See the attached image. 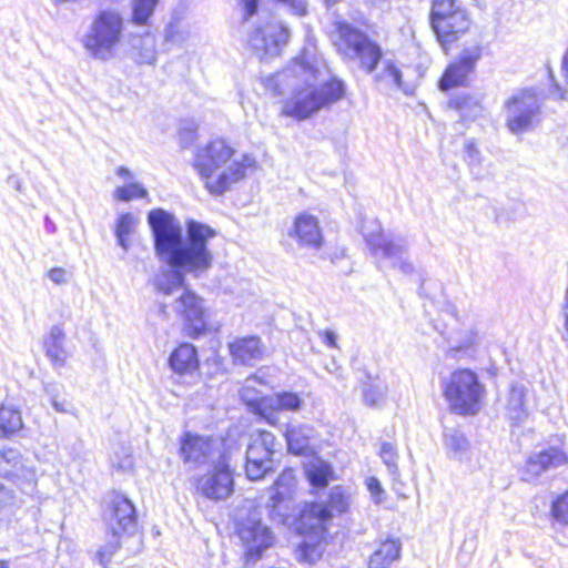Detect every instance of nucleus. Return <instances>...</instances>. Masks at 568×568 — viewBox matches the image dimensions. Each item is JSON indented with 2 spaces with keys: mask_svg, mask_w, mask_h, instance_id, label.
Listing matches in <instances>:
<instances>
[{
  "mask_svg": "<svg viewBox=\"0 0 568 568\" xmlns=\"http://www.w3.org/2000/svg\"><path fill=\"white\" fill-rule=\"evenodd\" d=\"M148 222L154 239L155 254L166 264L153 277L156 292L171 295L183 288L184 273L199 277L212 267L214 256L209 248V241L216 235L214 229L190 220L183 236L179 220L162 209L150 211Z\"/></svg>",
  "mask_w": 568,
  "mask_h": 568,
  "instance_id": "nucleus-1",
  "label": "nucleus"
},
{
  "mask_svg": "<svg viewBox=\"0 0 568 568\" xmlns=\"http://www.w3.org/2000/svg\"><path fill=\"white\" fill-rule=\"evenodd\" d=\"M267 89L284 97L281 113L304 121L323 109L341 101L346 91L344 81L335 77L322 78L316 61L306 54L295 58L282 71L266 80Z\"/></svg>",
  "mask_w": 568,
  "mask_h": 568,
  "instance_id": "nucleus-2",
  "label": "nucleus"
},
{
  "mask_svg": "<svg viewBox=\"0 0 568 568\" xmlns=\"http://www.w3.org/2000/svg\"><path fill=\"white\" fill-rule=\"evenodd\" d=\"M255 164L248 154L235 156V151L223 139L210 141L197 148L194 169L212 194H223L230 186L245 175V171Z\"/></svg>",
  "mask_w": 568,
  "mask_h": 568,
  "instance_id": "nucleus-3",
  "label": "nucleus"
},
{
  "mask_svg": "<svg viewBox=\"0 0 568 568\" xmlns=\"http://www.w3.org/2000/svg\"><path fill=\"white\" fill-rule=\"evenodd\" d=\"M440 387L452 413L459 416L479 413L486 388L474 371L457 368L442 378Z\"/></svg>",
  "mask_w": 568,
  "mask_h": 568,
  "instance_id": "nucleus-4",
  "label": "nucleus"
},
{
  "mask_svg": "<svg viewBox=\"0 0 568 568\" xmlns=\"http://www.w3.org/2000/svg\"><path fill=\"white\" fill-rule=\"evenodd\" d=\"M124 31V18L119 10H100L91 21L82 43L88 54L100 61H109L120 44Z\"/></svg>",
  "mask_w": 568,
  "mask_h": 568,
  "instance_id": "nucleus-5",
  "label": "nucleus"
},
{
  "mask_svg": "<svg viewBox=\"0 0 568 568\" xmlns=\"http://www.w3.org/2000/svg\"><path fill=\"white\" fill-rule=\"evenodd\" d=\"M362 233L379 268L392 267L404 274L414 273L415 267L408 258L407 243L404 239L385 235L379 222L374 219L363 222Z\"/></svg>",
  "mask_w": 568,
  "mask_h": 568,
  "instance_id": "nucleus-6",
  "label": "nucleus"
},
{
  "mask_svg": "<svg viewBox=\"0 0 568 568\" xmlns=\"http://www.w3.org/2000/svg\"><path fill=\"white\" fill-rule=\"evenodd\" d=\"M430 24L447 51V45L469 30L471 19L462 0H432Z\"/></svg>",
  "mask_w": 568,
  "mask_h": 568,
  "instance_id": "nucleus-7",
  "label": "nucleus"
},
{
  "mask_svg": "<svg viewBox=\"0 0 568 568\" xmlns=\"http://www.w3.org/2000/svg\"><path fill=\"white\" fill-rule=\"evenodd\" d=\"M104 519L112 530L113 537L135 528L136 517L133 504L121 494H112L109 497L103 513ZM119 548V540L114 538L108 545L100 548L97 554L99 564L103 567L110 562L111 556Z\"/></svg>",
  "mask_w": 568,
  "mask_h": 568,
  "instance_id": "nucleus-8",
  "label": "nucleus"
},
{
  "mask_svg": "<svg viewBox=\"0 0 568 568\" xmlns=\"http://www.w3.org/2000/svg\"><path fill=\"white\" fill-rule=\"evenodd\" d=\"M338 52L346 59L359 60L362 67L373 72L382 58V50L378 44L348 23L338 26V40L336 41Z\"/></svg>",
  "mask_w": 568,
  "mask_h": 568,
  "instance_id": "nucleus-9",
  "label": "nucleus"
},
{
  "mask_svg": "<svg viewBox=\"0 0 568 568\" xmlns=\"http://www.w3.org/2000/svg\"><path fill=\"white\" fill-rule=\"evenodd\" d=\"M506 125L520 135L530 132L539 122L540 101L532 89L521 90L505 101Z\"/></svg>",
  "mask_w": 568,
  "mask_h": 568,
  "instance_id": "nucleus-10",
  "label": "nucleus"
},
{
  "mask_svg": "<svg viewBox=\"0 0 568 568\" xmlns=\"http://www.w3.org/2000/svg\"><path fill=\"white\" fill-rule=\"evenodd\" d=\"M349 503L351 496L343 487H333L326 503H313L304 507L300 517V528L314 534L323 532L334 516L347 511Z\"/></svg>",
  "mask_w": 568,
  "mask_h": 568,
  "instance_id": "nucleus-11",
  "label": "nucleus"
},
{
  "mask_svg": "<svg viewBox=\"0 0 568 568\" xmlns=\"http://www.w3.org/2000/svg\"><path fill=\"white\" fill-rule=\"evenodd\" d=\"M290 31L278 21H266L258 24L248 36L247 43L261 58H273L286 45Z\"/></svg>",
  "mask_w": 568,
  "mask_h": 568,
  "instance_id": "nucleus-12",
  "label": "nucleus"
},
{
  "mask_svg": "<svg viewBox=\"0 0 568 568\" xmlns=\"http://www.w3.org/2000/svg\"><path fill=\"white\" fill-rule=\"evenodd\" d=\"M210 466L212 468L196 479V491L210 500L226 499L234 488L229 460L225 457Z\"/></svg>",
  "mask_w": 568,
  "mask_h": 568,
  "instance_id": "nucleus-13",
  "label": "nucleus"
},
{
  "mask_svg": "<svg viewBox=\"0 0 568 568\" xmlns=\"http://www.w3.org/2000/svg\"><path fill=\"white\" fill-rule=\"evenodd\" d=\"M181 457L194 467L212 465L226 456L221 453L220 443L211 437L185 433L181 440Z\"/></svg>",
  "mask_w": 568,
  "mask_h": 568,
  "instance_id": "nucleus-14",
  "label": "nucleus"
},
{
  "mask_svg": "<svg viewBox=\"0 0 568 568\" xmlns=\"http://www.w3.org/2000/svg\"><path fill=\"white\" fill-rule=\"evenodd\" d=\"M481 54L483 48L479 43L462 49L455 61L446 68L439 81V89L447 91L454 87L464 84L468 75L475 71Z\"/></svg>",
  "mask_w": 568,
  "mask_h": 568,
  "instance_id": "nucleus-15",
  "label": "nucleus"
},
{
  "mask_svg": "<svg viewBox=\"0 0 568 568\" xmlns=\"http://www.w3.org/2000/svg\"><path fill=\"white\" fill-rule=\"evenodd\" d=\"M173 308L185 321L190 337L196 338L206 331L204 301L194 292L184 288L174 301Z\"/></svg>",
  "mask_w": 568,
  "mask_h": 568,
  "instance_id": "nucleus-16",
  "label": "nucleus"
},
{
  "mask_svg": "<svg viewBox=\"0 0 568 568\" xmlns=\"http://www.w3.org/2000/svg\"><path fill=\"white\" fill-rule=\"evenodd\" d=\"M239 536L245 548L246 561H256L263 551L273 544L270 529L261 521H247L239 529Z\"/></svg>",
  "mask_w": 568,
  "mask_h": 568,
  "instance_id": "nucleus-17",
  "label": "nucleus"
},
{
  "mask_svg": "<svg viewBox=\"0 0 568 568\" xmlns=\"http://www.w3.org/2000/svg\"><path fill=\"white\" fill-rule=\"evenodd\" d=\"M568 463V455L557 447H550L529 456L524 469V479L531 481L542 473Z\"/></svg>",
  "mask_w": 568,
  "mask_h": 568,
  "instance_id": "nucleus-18",
  "label": "nucleus"
},
{
  "mask_svg": "<svg viewBox=\"0 0 568 568\" xmlns=\"http://www.w3.org/2000/svg\"><path fill=\"white\" fill-rule=\"evenodd\" d=\"M229 351L234 364L253 366L263 359L265 345L258 336L248 335L230 342Z\"/></svg>",
  "mask_w": 568,
  "mask_h": 568,
  "instance_id": "nucleus-19",
  "label": "nucleus"
},
{
  "mask_svg": "<svg viewBox=\"0 0 568 568\" xmlns=\"http://www.w3.org/2000/svg\"><path fill=\"white\" fill-rule=\"evenodd\" d=\"M288 234L302 247L317 250L323 243L318 220L308 213H302L295 217Z\"/></svg>",
  "mask_w": 568,
  "mask_h": 568,
  "instance_id": "nucleus-20",
  "label": "nucleus"
},
{
  "mask_svg": "<svg viewBox=\"0 0 568 568\" xmlns=\"http://www.w3.org/2000/svg\"><path fill=\"white\" fill-rule=\"evenodd\" d=\"M257 386H266V382L257 376L252 375L245 379V383L240 392L241 399L256 415L264 417L268 423L273 424L268 416L270 397L257 389Z\"/></svg>",
  "mask_w": 568,
  "mask_h": 568,
  "instance_id": "nucleus-21",
  "label": "nucleus"
},
{
  "mask_svg": "<svg viewBox=\"0 0 568 568\" xmlns=\"http://www.w3.org/2000/svg\"><path fill=\"white\" fill-rule=\"evenodd\" d=\"M443 445L446 455L450 460H455L460 464H467L471 460V444L460 429L445 428L443 434Z\"/></svg>",
  "mask_w": 568,
  "mask_h": 568,
  "instance_id": "nucleus-22",
  "label": "nucleus"
},
{
  "mask_svg": "<svg viewBox=\"0 0 568 568\" xmlns=\"http://www.w3.org/2000/svg\"><path fill=\"white\" fill-rule=\"evenodd\" d=\"M462 325L463 327L454 332L448 339L447 355L450 357L466 355L480 344L481 336L478 328L475 325L466 326L465 322H462Z\"/></svg>",
  "mask_w": 568,
  "mask_h": 568,
  "instance_id": "nucleus-23",
  "label": "nucleus"
},
{
  "mask_svg": "<svg viewBox=\"0 0 568 568\" xmlns=\"http://www.w3.org/2000/svg\"><path fill=\"white\" fill-rule=\"evenodd\" d=\"M65 333L60 325H53L43 341L44 352L52 365L61 368L65 365L69 351L64 346Z\"/></svg>",
  "mask_w": 568,
  "mask_h": 568,
  "instance_id": "nucleus-24",
  "label": "nucleus"
},
{
  "mask_svg": "<svg viewBox=\"0 0 568 568\" xmlns=\"http://www.w3.org/2000/svg\"><path fill=\"white\" fill-rule=\"evenodd\" d=\"M314 428L307 424H292L284 433L287 449L295 455H307L311 448V439L314 437Z\"/></svg>",
  "mask_w": 568,
  "mask_h": 568,
  "instance_id": "nucleus-25",
  "label": "nucleus"
},
{
  "mask_svg": "<svg viewBox=\"0 0 568 568\" xmlns=\"http://www.w3.org/2000/svg\"><path fill=\"white\" fill-rule=\"evenodd\" d=\"M169 364L178 374L192 373L199 366L196 348L189 343L181 344L172 352Z\"/></svg>",
  "mask_w": 568,
  "mask_h": 568,
  "instance_id": "nucleus-26",
  "label": "nucleus"
},
{
  "mask_svg": "<svg viewBox=\"0 0 568 568\" xmlns=\"http://www.w3.org/2000/svg\"><path fill=\"white\" fill-rule=\"evenodd\" d=\"M280 443L275 436L267 430H257L251 435V442L246 449L250 456H260L262 458L272 459L276 453Z\"/></svg>",
  "mask_w": 568,
  "mask_h": 568,
  "instance_id": "nucleus-27",
  "label": "nucleus"
},
{
  "mask_svg": "<svg viewBox=\"0 0 568 568\" xmlns=\"http://www.w3.org/2000/svg\"><path fill=\"white\" fill-rule=\"evenodd\" d=\"M526 388L519 384H511L506 403V416L514 424L524 422L527 417L525 407Z\"/></svg>",
  "mask_w": 568,
  "mask_h": 568,
  "instance_id": "nucleus-28",
  "label": "nucleus"
},
{
  "mask_svg": "<svg viewBox=\"0 0 568 568\" xmlns=\"http://www.w3.org/2000/svg\"><path fill=\"white\" fill-rule=\"evenodd\" d=\"M131 57L140 64H154L156 60V40L152 33H145L131 41Z\"/></svg>",
  "mask_w": 568,
  "mask_h": 568,
  "instance_id": "nucleus-29",
  "label": "nucleus"
},
{
  "mask_svg": "<svg viewBox=\"0 0 568 568\" xmlns=\"http://www.w3.org/2000/svg\"><path fill=\"white\" fill-rule=\"evenodd\" d=\"M294 486L295 483L292 471L282 473L271 488L267 506L271 507L273 511L281 508V505L291 497Z\"/></svg>",
  "mask_w": 568,
  "mask_h": 568,
  "instance_id": "nucleus-30",
  "label": "nucleus"
},
{
  "mask_svg": "<svg viewBox=\"0 0 568 568\" xmlns=\"http://www.w3.org/2000/svg\"><path fill=\"white\" fill-rule=\"evenodd\" d=\"M400 544L398 540L388 539L381 544L371 556L368 568H389L399 558Z\"/></svg>",
  "mask_w": 568,
  "mask_h": 568,
  "instance_id": "nucleus-31",
  "label": "nucleus"
},
{
  "mask_svg": "<svg viewBox=\"0 0 568 568\" xmlns=\"http://www.w3.org/2000/svg\"><path fill=\"white\" fill-rule=\"evenodd\" d=\"M8 479L16 483L21 489L32 491L37 480L36 468L30 460L20 455L19 463L12 466V474L9 475Z\"/></svg>",
  "mask_w": 568,
  "mask_h": 568,
  "instance_id": "nucleus-32",
  "label": "nucleus"
},
{
  "mask_svg": "<svg viewBox=\"0 0 568 568\" xmlns=\"http://www.w3.org/2000/svg\"><path fill=\"white\" fill-rule=\"evenodd\" d=\"M268 404V416L271 420L274 423L273 415L275 410H288V412H298L304 400L297 393L293 392H281L270 397Z\"/></svg>",
  "mask_w": 568,
  "mask_h": 568,
  "instance_id": "nucleus-33",
  "label": "nucleus"
},
{
  "mask_svg": "<svg viewBox=\"0 0 568 568\" xmlns=\"http://www.w3.org/2000/svg\"><path fill=\"white\" fill-rule=\"evenodd\" d=\"M305 473L310 484L316 488H324L333 476L332 466L323 459H314L306 465Z\"/></svg>",
  "mask_w": 568,
  "mask_h": 568,
  "instance_id": "nucleus-34",
  "label": "nucleus"
},
{
  "mask_svg": "<svg viewBox=\"0 0 568 568\" xmlns=\"http://www.w3.org/2000/svg\"><path fill=\"white\" fill-rule=\"evenodd\" d=\"M159 0H131V21L135 26H149Z\"/></svg>",
  "mask_w": 568,
  "mask_h": 568,
  "instance_id": "nucleus-35",
  "label": "nucleus"
},
{
  "mask_svg": "<svg viewBox=\"0 0 568 568\" xmlns=\"http://www.w3.org/2000/svg\"><path fill=\"white\" fill-rule=\"evenodd\" d=\"M23 426L21 414L11 406L0 407V436H9Z\"/></svg>",
  "mask_w": 568,
  "mask_h": 568,
  "instance_id": "nucleus-36",
  "label": "nucleus"
},
{
  "mask_svg": "<svg viewBox=\"0 0 568 568\" xmlns=\"http://www.w3.org/2000/svg\"><path fill=\"white\" fill-rule=\"evenodd\" d=\"M190 34L191 28L189 23L178 17H172L164 30V40L172 44L181 45L187 41Z\"/></svg>",
  "mask_w": 568,
  "mask_h": 568,
  "instance_id": "nucleus-37",
  "label": "nucleus"
},
{
  "mask_svg": "<svg viewBox=\"0 0 568 568\" xmlns=\"http://www.w3.org/2000/svg\"><path fill=\"white\" fill-rule=\"evenodd\" d=\"M402 77L399 69L393 62L386 61L383 65V70L375 75V79L377 82L394 85L404 93L409 94L412 90L408 85L403 83Z\"/></svg>",
  "mask_w": 568,
  "mask_h": 568,
  "instance_id": "nucleus-38",
  "label": "nucleus"
},
{
  "mask_svg": "<svg viewBox=\"0 0 568 568\" xmlns=\"http://www.w3.org/2000/svg\"><path fill=\"white\" fill-rule=\"evenodd\" d=\"M136 219L131 213H122L115 224V237L118 244L128 251L130 247L129 236L133 232Z\"/></svg>",
  "mask_w": 568,
  "mask_h": 568,
  "instance_id": "nucleus-39",
  "label": "nucleus"
},
{
  "mask_svg": "<svg viewBox=\"0 0 568 568\" xmlns=\"http://www.w3.org/2000/svg\"><path fill=\"white\" fill-rule=\"evenodd\" d=\"M273 460L262 458L260 456H250L246 454V475L251 480L261 479L268 470L272 469Z\"/></svg>",
  "mask_w": 568,
  "mask_h": 568,
  "instance_id": "nucleus-40",
  "label": "nucleus"
},
{
  "mask_svg": "<svg viewBox=\"0 0 568 568\" xmlns=\"http://www.w3.org/2000/svg\"><path fill=\"white\" fill-rule=\"evenodd\" d=\"M113 196L122 202H129L134 199H144L148 196V191L144 186L136 182H129L114 190Z\"/></svg>",
  "mask_w": 568,
  "mask_h": 568,
  "instance_id": "nucleus-41",
  "label": "nucleus"
},
{
  "mask_svg": "<svg viewBox=\"0 0 568 568\" xmlns=\"http://www.w3.org/2000/svg\"><path fill=\"white\" fill-rule=\"evenodd\" d=\"M464 158L470 172L479 178V169L481 165V154L474 139H467L464 144Z\"/></svg>",
  "mask_w": 568,
  "mask_h": 568,
  "instance_id": "nucleus-42",
  "label": "nucleus"
},
{
  "mask_svg": "<svg viewBox=\"0 0 568 568\" xmlns=\"http://www.w3.org/2000/svg\"><path fill=\"white\" fill-rule=\"evenodd\" d=\"M20 452L10 447H0V475L8 478L12 474V466L19 463Z\"/></svg>",
  "mask_w": 568,
  "mask_h": 568,
  "instance_id": "nucleus-43",
  "label": "nucleus"
},
{
  "mask_svg": "<svg viewBox=\"0 0 568 568\" xmlns=\"http://www.w3.org/2000/svg\"><path fill=\"white\" fill-rule=\"evenodd\" d=\"M379 455L389 473L395 474L397 471V453L395 446L390 443H384L381 447Z\"/></svg>",
  "mask_w": 568,
  "mask_h": 568,
  "instance_id": "nucleus-44",
  "label": "nucleus"
},
{
  "mask_svg": "<svg viewBox=\"0 0 568 568\" xmlns=\"http://www.w3.org/2000/svg\"><path fill=\"white\" fill-rule=\"evenodd\" d=\"M551 513L558 521L568 525V493L559 496L552 503Z\"/></svg>",
  "mask_w": 568,
  "mask_h": 568,
  "instance_id": "nucleus-45",
  "label": "nucleus"
},
{
  "mask_svg": "<svg viewBox=\"0 0 568 568\" xmlns=\"http://www.w3.org/2000/svg\"><path fill=\"white\" fill-rule=\"evenodd\" d=\"M363 397L366 405L376 407L384 400L385 392L379 386L369 385L364 389Z\"/></svg>",
  "mask_w": 568,
  "mask_h": 568,
  "instance_id": "nucleus-46",
  "label": "nucleus"
},
{
  "mask_svg": "<svg viewBox=\"0 0 568 568\" xmlns=\"http://www.w3.org/2000/svg\"><path fill=\"white\" fill-rule=\"evenodd\" d=\"M273 1L294 16L301 17L307 12V1L306 0H273Z\"/></svg>",
  "mask_w": 568,
  "mask_h": 568,
  "instance_id": "nucleus-47",
  "label": "nucleus"
},
{
  "mask_svg": "<svg viewBox=\"0 0 568 568\" xmlns=\"http://www.w3.org/2000/svg\"><path fill=\"white\" fill-rule=\"evenodd\" d=\"M367 489L369 490L372 498L375 503L382 501V495L384 494V489L379 483V480L375 477H369L367 479Z\"/></svg>",
  "mask_w": 568,
  "mask_h": 568,
  "instance_id": "nucleus-48",
  "label": "nucleus"
},
{
  "mask_svg": "<svg viewBox=\"0 0 568 568\" xmlns=\"http://www.w3.org/2000/svg\"><path fill=\"white\" fill-rule=\"evenodd\" d=\"M313 552H315V547L307 544H301L296 550V556L300 561L311 562L313 560Z\"/></svg>",
  "mask_w": 568,
  "mask_h": 568,
  "instance_id": "nucleus-49",
  "label": "nucleus"
},
{
  "mask_svg": "<svg viewBox=\"0 0 568 568\" xmlns=\"http://www.w3.org/2000/svg\"><path fill=\"white\" fill-rule=\"evenodd\" d=\"M321 341L331 348H337V335L334 331L324 329L318 332Z\"/></svg>",
  "mask_w": 568,
  "mask_h": 568,
  "instance_id": "nucleus-50",
  "label": "nucleus"
},
{
  "mask_svg": "<svg viewBox=\"0 0 568 568\" xmlns=\"http://www.w3.org/2000/svg\"><path fill=\"white\" fill-rule=\"evenodd\" d=\"M244 9V18L247 20L256 13L258 0H240Z\"/></svg>",
  "mask_w": 568,
  "mask_h": 568,
  "instance_id": "nucleus-51",
  "label": "nucleus"
},
{
  "mask_svg": "<svg viewBox=\"0 0 568 568\" xmlns=\"http://www.w3.org/2000/svg\"><path fill=\"white\" fill-rule=\"evenodd\" d=\"M48 277L55 284H62L65 282V271L60 267L51 268L48 272Z\"/></svg>",
  "mask_w": 568,
  "mask_h": 568,
  "instance_id": "nucleus-52",
  "label": "nucleus"
},
{
  "mask_svg": "<svg viewBox=\"0 0 568 568\" xmlns=\"http://www.w3.org/2000/svg\"><path fill=\"white\" fill-rule=\"evenodd\" d=\"M14 499L13 493L0 483V506L10 505Z\"/></svg>",
  "mask_w": 568,
  "mask_h": 568,
  "instance_id": "nucleus-53",
  "label": "nucleus"
},
{
  "mask_svg": "<svg viewBox=\"0 0 568 568\" xmlns=\"http://www.w3.org/2000/svg\"><path fill=\"white\" fill-rule=\"evenodd\" d=\"M195 139V132L193 130H182L180 132V141L183 148L189 146Z\"/></svg>",
  "mask_w": 568,
  "mask_h": 568,
  "instance_id": "nucleus-54",
  "label": "nucleus"
},
{
  "mask_svg": "<svg viewBox=\"0 0 568 568\" xmlns=\"http://www.w3.org/2000/svg\"><path fill=\"white\" fill-rule=\"evenodd\" d=\"M51 404L57 412L60 413H69L70 412V403L67 400H58L54 395H51Z\"/></svg>",
  "mask_w": 568,
  "mask_h": 568,
  "instance_id": "nucleus-55",
  "label": "nucleus"
},
{
  "mask_svg": "<svg viewBox=\"0 0 568 568\" xmlns=\"http://www.w3.org/2000/svg\"><path fill=\"white\" fill-rule=\"evenodd\" d=\"M550 94L556 100H567L568 101V90L561 88L558 84H556L554 87V89L550 91Z\"/></svg>",
  "mask_w": 568,
  "mask_h": 568,
  "instance_id": "nucleus-56",
  "label": "nucleus"
},
{
  "mask_svg": "<svg viewBox=\"0 0 568 568\" xmlns=\"http://www.w3.org/2000/svg\"><path fill=\"white\" fill-rule=\"evenodd\" d=\"M116 175L124 179L126 183L134 182L133 181V173L125 166H119L116 169Z\"/></svg>",
  "mask_w": 568,
  "mask_h": 568,
  "instance_id": "nucleus-57",
  "label": "nucleus"
},
{
  "mask_svg": "<svg viewBox=\"0 0 568 568\" xmlns=\"http://www.w3.org/2000/svg\"><path fill=\"white\" fill-rule=\"evenodd\" d=\"M445 312L447 314H449L450 316H453L454 318H456V321L460 322V318H459V315H458V312H457V308L455 305L448 303L446 305Z\"/></svg>",
  "mask_w": 568,
  "mask_h": 568,
  "instance_id": "nucleus-58",
  "label": "nucleus"
},
{
  "mask_svg": "<svg viewBox=\"0 0 568 568\" xmlns=\"http://www.w3.org/2000/svg\"><path fill=\"white\" fill-rule=\"evenodd\" d=\"M562 71L566 81L568 82V49L566 50L562 58Z\"/></svg>",
  "mask_w": 568,
  "mask_h": 568,
  "instance_id": "nucleus-59",
  "label": "nucleus"
},
{
  "mask_svg": "<svg viewBox=\"0 0 568 568\" xmlns=\"http://www.w3.org/2000/svg\"><path fill=\"white\" fill-rule=\"evenodd\" d=\"M468 98L458 99L457 101V108L460 110H464L468 105Z\"/></svg>",
  "mask_w": 568,
  "mask_h": 568,
  "instance_id": "nucleus-60",
  "label": "nucleus"
},
{
  "mask_svg": "<svg viewBox=\"0 0 568 568\" xmlns=\"http://www.w3.org/2000/svg\"><path fill=\"white\" fill-rule=\"evenodd\" d=\"M326 4V7H331L337 2V0H323Z\"/></svg>",
  "mask_w": 568,
  "mask_h": 568,
  "instance_id": "nucleus-61",
  "label": "nucleus"
},
{
  "mask_svg": "<svg viewBox=\"0 0 568 568\" xmlns=\"http://www.w3.org/2000/svg\"><path fill=\"white\" fill-rule=\"evenodd\" d=\"M0 568H10L6 561H0Z\"/></svg>",
  "mask_w": 568,
  "mask_h": 568,
  "instance_id": "nucleus-62",
  "label": "nucleus"
},
{
  "mask_svg": "<svg viewBox=\"0 0 568 568\" xmlns=\"http://www.w3.org/2000/svg\"><path fill=\"white\" fill-rule=\"evenodd\" d=\"M161 312L165 313V306H162Z\"/></svg>",
  "mask_w": 568,
  "mask_h": 568,
  "instance_id": "nucleus-63",
  "label": "nucleus"
},
{
  "mask_svg": "<svg viewBox=\"0 0 568 568\" xmlns=\"http://www.w3.org/2000/svg\"><path fill=\"white\" fill-rule=\"evenodd\" d=\"M567 139H568V135H567Z\"/></svg>",
  "mask_w": 568,
  "mask_h": 568,
  "instance_id": "nucleus-64",
  "label": "nucleus"
}]
</instances>
